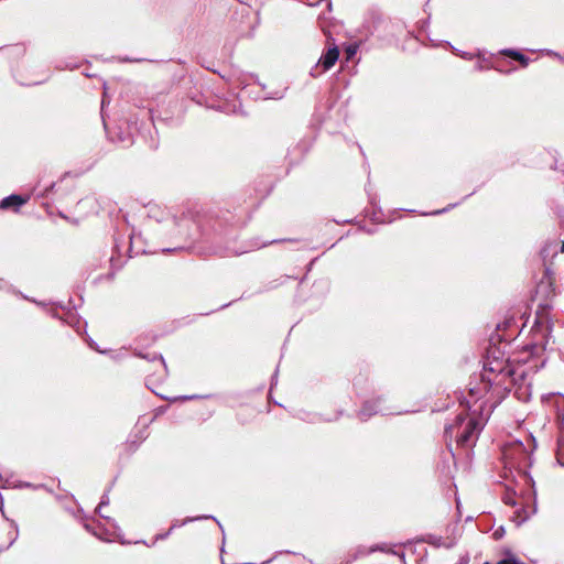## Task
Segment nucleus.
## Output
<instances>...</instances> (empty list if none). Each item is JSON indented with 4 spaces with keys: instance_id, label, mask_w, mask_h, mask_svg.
Here are the masks:
<instances>
[{
    "instance_id": "9d476101",
    "label": "nucleus",
    "mask_w": 564,
    "mask_h": 564,
    "mask_svg": "<svg viewBox=\"0 0 564 564\" xmlns=\"http://www.w3.org/2000/svg\"><path fill=\"white\" fill-rule=\"evenodd\" d=\"M513 451L516 453H519V454H524V448H523V445L521 443L517 444L514 447H513Z\"/></svg>"
},
{
    "instance_id": "39448f33",
    "label": "nucleus",
    "mask_w": 564,
    "mask_h": 564,
    "mask_svg": "<svg viewBox=\"0 0 564 564\" xmlns=\"http://www.w3.org/2000/svg\"><path fill=\"white\" fill-rule=\"evenodd\" d=\"M556 247H557L556 241L546 242L541 250L542 258L545 260L549 257H554L557 253Z\"/></svg>"
},
{
    "instance_id": "20e7f679",
    "label": "nucleus",
    "mask_w": 564,
    "mask_h": 564,
    "mask_svg": "<svg viewBox=\"0 0 564 564\" xmlns=\"http://www.w3.org/2000/svg\"><path fill=\"white\" fill-rule=\"evenodd\" d=\"M24 203H25V199L22 198L21 196L11 195L1 200L0 207L3 209L9 208V207H20Z\"/></svg>"
},
{
    "instance_id": "f8f14e48",
    "label": "nucleus",
    "mask_w": 564,
    "mask_h": 564,
    "mask_svg": "<svg viewBox=\"0 0 564 564\" xmlns=\"http://www.w3.org/2000/svg\"><path fill=\"white\" fill-rule=\"evenodd\" d=\"M503 456H505L506 459H510L511 460L510 451L509 449L505 451Z\"/></svg>"
},
{
    "instance_id": "423d86ee",
    "label": "nucleus",
    "mask_w": 564,
    "mask_h": 564,
    "mask_svg": "<svg viewBox=\"0 0 564 564\" xmlns=\"http://www.w3.org/2000/svg\"><path fill=\"white\" fill-rule=\"evenodd\" d=\"M377 411L370 405V403H365L362 409L359 411V417L361 420H367L369 416H371Z\"/></svg>"
},
{
    "instance_id": "2eb2a0df",
    "label": "nucleus",
    "mask_w": 564,
    "mask_h": 564,
    "mask_svg": "<svg viewBox=\"0 0 564 564\" xmlns=\"http://www.w3.org/2000/svg\"><path fill=\"white\" fill-rule=\"evenodd\" d=\"M484 564H490L489 562H485Z\"/></svg>"
},
{
    "instance_id": "f257e3e1",
    "label": "nucleus",
    "mask_w": 564,
    "mask_h": 564,
    "mask_svg": "<svg viewBox=\"0 0 564 564\" xmlns=\"http://www.w3.org/2000/svg\"><path fill=\"white\" fill-rule=\"evenodd\" d=\"M513 375L514 370L507 360L488 359L479 386L471 387L469 392L476 399H485V403L496 405L510 391Z\"/></svg>"
},
{
    "instance_id": "4468645a",
    "label": "nucleus",
    "mask_w": 564,
    "mask_h": 564,
    "mask_svg": "<svg viewBox=\"0 0 564 564\" xmlns=\"http://www.w3.org/2000/svg\"><path fill=\"white\" fill-rule=\"evenodd\" d=\"M105 502L102 501L100 505H98V509H100L102 507Z\"/></svg>"
},
{
    "instance_id": "6e6552de",
    "label": "nucleus",
    "mask_w": 564,
    "mask_h": 564,
    "mask_svg": "<svg viewBox=\"0 0 564 564\" xmlns=\"http://www.w3.org/2000/svg\"><path fill=\"white\" fill-rule=\"evenodd\" d=\"M529 518V513L525 510H519L516 513V520L518 524H521Z\"/></svg>"
},
{
    "instance_id": "0eeeda50",
    "label": "nucleus",
    "mask_w": 564,
    "mask_h": 564,
    "mask_svg": "<svg viewBox=\"0 0 564 564\" xmlns=\"http://www.w3.org/2000/svg\"><path fill=\"white\" fill-rule=\"evenodd\" d=\"M507 54L510 56H513L516 59L520 61L523 65H527L528 58L522 55L521 53H518L516 51H507Z\"/></svg>"
},
{
    "instance_id": "7ed1b4c3",
    "label": "nucleus",
    "mask_w": 564,
    "mask_h": 564,
    "mask_svg": "<svg viewBox=\"0 0 564 564\" xmlns=\"http://www.w3.org/2000/svg\"><path fill=\"white\" fill-rule=\"evenodd\" d=\"M339 57V50L337 46L329 47L325 54H323L314 67L313 70L323 73L330 69Z\"/></svg>"
},
{
    "instance_id": "9b49d317",
    "label": "nucleus",
    "mask_w": 564,
    "mask_h": 564,
    "mask_svg": "<svg viewBox=\"0 0 564 564\" xmlns=\"http://www.w3.org/2000/svg\"><path fill=\"white\" fill-rule=\"evenodd\" d=\"M272 242H273V241H270V243H272ZM267 245H269V242H263V243L254 242L252 247H253L254 249H260V248H262V247H265Z\"/></svg>"
},
{
    "instance_id": "ddd939ff",
    "label": "nucleus",
    "mask_w": 564,
    "mask_h": 564,
    "mask_svg": "<svg viewBox=\"0 0 564 564\" xmlns=\"http://www.w3.org/2000/svg\"><path fill=\"white\" fill-rule=\"evenodd\" d=\"M560 250H561V252H564V241L562 242Z\"/></svg>"
},
{
    "instance_id": "1a4fd4ad",
    "label": "nucleus",
    "mask_w": 564,
    "mask_h": 564,
    "mask_svg": "<svg viewBox=\"0 0 564 564\" xmlns=\"http://www.w3.org/2000/svg\"><path fill=\"white\" fill-rule=\"evenodd\" d=\"M503 502L506 505H510V506H516L517 505V501H516L513 495H511V494H506L505 495Z\"/></svg>"
},
{
    "instance_id": "f03ea898",
    "label": "nucleus",
    "mask_w": 564,
    "mask_h": 564,
    "mask_svg": "<svg viewBox=\"0 0 564 564\" xmlns=\"http://www.w3.org/2000/svg\"><path fill=\"white\" fill-rule=\"evenodd\" d=\"M481 430L482 424L476 416L460 413L454 423L446 427L445 436L448 440L455 438L458 447L468 449L475 445Z\"/></svg>"
}]
</instances>
